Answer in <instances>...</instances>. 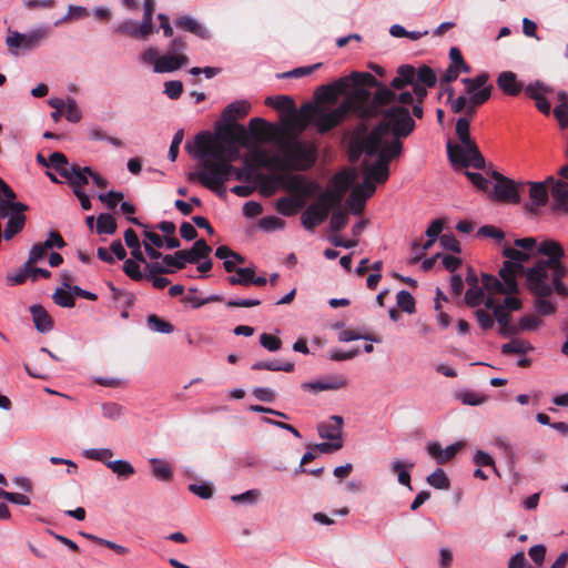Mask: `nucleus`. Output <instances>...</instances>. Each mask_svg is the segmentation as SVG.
Here are the masks:
<instances>
[{
    "label": "nucleus",
    "instance_id": "1",
    "mask_svg": "<svg viewBox=\"0 0 568 568\" xmlns=\"http://www.w3.org/2000/svg\"><path fill=\"white\" fill-rule=\"evenodd\" d=\"M436 83V73L426 64L418 68L399 65L388 87L368 72L354 71L317 89L316 97L324 102L305 104L300 112L294 106L292 111L282 114L283 126L254 118L250 121V128L254 129L257 124L270 126L274 131L273 136L283 134L297 138L311 124L323 134L339 125L349 114L362 120L385 116L386 109L400 104H412V114L422 119L423 102L428 89Z\"/></svg>",
    "mask_w": 568,
    "mask_h": 568
},
{
    "label": "nucleus",
    "instance_id": "2",
    "mask_svg": "<svg viewBox=\"0 0 568 568\" xmlns=\"http://www.w3.org/2000/svg\"><path fill=\"white\" fill-rule=\"evenodd\" d=\"M503 254L506 261L499 271L501 281L483 274L485 287L508 294L517 293V277L526 273V286L535 296L536 313L542 316L555 314L557 306L551 300L552 293L568 297V286L561 281L566 275L561 245L550 239L524 237L516 240L514 246H504Z\"/></svg>",
    "mask_w": 568,
    "mask_h": 568
},
{
    "label": "nucleus",
    "instance_id": "3",
    "mask_svg": "<svg viewBox=\"0 0 568 568\" xmlns=\"http://www.w3.org/2000/svg\"><path fill=\"white\" fill-rule=\"evenodd\" d=\"M408 105H393L386 109L383 122L368 133L357 132L353 136V153L377 156L374 163L363 162L364 181L353 189L347 199V206L355 215L363 212L366 200L375 193L376 184L387 181L389 162L402 153L403 145L399 140L409 135L415 129Z\"/></svg>",
    "mask_w": 568,
    "mask_h": 568
},
{
    "label": "nucleus",
    "instance_id": "4",
    "mask_svg": "<svg viewBox=\"0 0 568 568\" xmlns=\"http://www.w3.org/2000/svg\"><path fill=\"white\" fill-rule=\"evenodd\" d=\"M189 153L199 161V166L203 162L212 163L225 162L231 164L240 159V146L226 141L225 138L213 135L209 132H200L194 138V145H186Z\"/></svg>",
    "mask_w": 568,
    "mask_h": 568
},
{
    "label": "nucleus",
    "instance_id": "5",
    "mask_svg": "<svg viewBox=\"0 0 568 568\" xmlns=\"http://www.w3.org/2000/svg\"><path fill=\"white\" fill-rule=\"evenodd\" d=\"M245 165L235 168L232 164L221 162L212 163L211 161L203 162L196 171L190 173L189 179L197 181L204 187L215 192L222 196L225 193L224 183L235 176L236 180H244L251 176V168L245 159Z\"/></svg>",
    "mask_w": 568,
    "mask_h": 568
},
{
    "label": "nucleus",
    "instance_id": "6",
    "mask_svg": "<svg viewBox=\"0 0 568 568\" xmlns=\"http://www.w3.org/2000/svg\"><path fill=\"white\" fill-rule=\"evenodd\" d=\"M280 150L278 160L283 169L305 171L316 161V150L296 136H272Z\"/></svg>",
    "mask_w": 568,
    "mask_h": 568
},
{
    "label": "nucleus",
    "instance_id": "7",
    "mask_svg": "<svg viewBox=\"0 0 568 568\" xmlns=\"http://www.w3.org/2000/svg\"><path fill=\"white\" fill-rule=\"evenodd\" d=\"M185 49V40L175 37L170 41L166 53L159 55L156 49L150 47L140 53L139 60L145 65L152 64L155 73H169L189 63V58L184 53Z\"/></svg>",
    "mask_w": 568,
    "mask_h": 568
},
{
    "label": "nucleus",
    "instance_id": "8",
    "mask_svg": "<svg viewBox=\"0 0 568 568\" xmlns=\"http://www.w3.org/2000/svg\"><path fill=\"white\" fill-rule=\"evenodd\" d=\"M459 143H447V155L450 163L456 168L475 169L485 168V159L480 154L475 141L470 138V133L457 135Z\"/></svg>",
    "mask_w": 568,
    "mask_h": 568
},
{
    "label": "nucleus",
    "instance_id": "9",
    "mask_svg": "<svg viewBox=\"0 0 568 568\" xmlns=\"http://www.w3.org/2000/svg\"><path fill=\"white\" fill-rule=\"evenodd\" d=\"M488 292L485 307L490 310L494 314L495 321L499 326L510 325L509 312L518 311L521 308V301L516 296V293H504L486 288Z\"/></svg>",
    "mask_w": 568,
    "mask_h": 568
},
{
    "label": "nucleus",
    "instance_id": "10",
    "mask_svg": "<svg viewBox=\"0 0 568 568\" xmlns=\"http://www.w3.org/2000/svg\"><path fill=\"white\" fill-rule=\"evenodd\" d=\"M49 33L50 28L45 26L34 28L24 33L19 31H9L6 44L11 54L18 55L21 52H29L39 48L49 37Z\"/></svg>",
    "mask_w": 568,
    "mask_h": 568
},
{
    "label": "nucleus",
    "instance_id": "11",
    "mask_svg": "<svg viewBox=\"0 0 568 568\" xmlns=\"http://www.w3.org/2000/svg\"><path fill=\"white\" fill-rule=\"evenodd\" d=\"M339 203V195H335L332 191L322 192L317 201L312 203L301 215L302 225L312 231L315 226L323 223L331 209Z\"/></svg>",
    "mask_w": 568,
    "mask_h": 568
},
{
    "label": "nucleus",
    "instance_id": "12",
    "mask_svg": "<svg viewBox=\"0 0 568 568\" xmlns=\"http://www.w3.org/2000/svg\"><path fill=\"white\" fill-rule=\"evenodd\" d=\"M278 180L281 186L293 195L292 197L303 199L305 203L307 199L314 197L321 191L317 182L303 175L287 173L280 176Z\"/></svg>",
    "mask_w": 568,
    "mask_h": 568
},
{
    "label": "nucleus",
    "instance_id": "13",
    "mask_svg": "<svg viewBox=\"0 0 568 568\" xmlns=\"http://www.w3.org/2000/svg\"><path fill=\"white\" fill-rule=\"evenodd\" d=\"M493 178L496 180L490 193L493 200L514 204L520 203V190L524 189L523 182H515L498 172H494Z\"/></svg>",
    "mask_w": 568,
    "mask_h": 568
},
{
    "label": "nucleus",
    "instance_id": "14",
    "mask_svg": "<svg viewBox=\"0 0 568 568\" xmlns=\"http://www.w3.org/2000/svg\"><path fill=\"white\" fill-rule=\"evenodd\" d=\"M524 187L528 189L529 202L527 210L530 213H536L541 206L546 205L549 200V192L551 193V184L547 179L540 182H523Z\"/></svg>",
    "mask_w": 568,
    "mask_h": 568
},
{
    "label": "nucleus",
    "instance_id": "15",
    "mask_svg": "<svg viewBox=\"0 0 568 568\" xmlns=\"http://www.w3.org/2000/svg\"><path fill=\"white\" fill-rule=\"evenodd\" d=\"M551 184V196L556 210L568 212V182L556 180L552 175L547 176Z\"/></svg>",
    "mask_w": 568,
    "mask_h": 568
},
{
    "label": "nucleus",
    "instance_id": "16",
    "mask_svg": "<svg viewBox=\"0 0 568 568\" xmlns=\"http://www.w3.org/2000/svg\"><path fill=\"white\" fill-rule=\"evenodd\" d=\"M91 174V168H80L77 164H71L70 169L62 170V176L69 182L74 190H82V186L88 184Z\"/></svg>",
    "mask_w": 568,
    "mask_h": 568
},
{
    "label": "nucleus",
    "instance_id": "17",
    "mask_svg": "<svg viewBox=\"0 0 568 568\" xmlns=\"http://www.w3.org/2000/svg\"><path fill=\"white\" fill-rule=\"evenodd\" d=\"M414 466L415 464L412 460L396 458L390 460L388 468L392 474L397 475V481L400 485L412 490L410 471L413 470Z\"/></svg>",
    "mask_w": 568,
    "mask_h": 568
},
{
    "label": "nucleus",
    "instance_id": "18",
    "mask_svg": "<svg viewBox=\"0 0 568 568\" xmlns=\"http://www.w3.org/2000/svg\"><path fill=\"white\" fill-rule=\"evenodd\" d=\"M343 417L338 415L331 416V422L323 423L318 426V435L321 438L329 439L335 443H343L342 426Z\"/></svg>",
    "mask_w": 568,
    "mask_h": 568
},
{
    "label": "nucleus",
    "instance_id": "19",
    "mask_svg": "<svg viewBox=\"0 0 568 568\" xmlns=\"http://www.w3.org/2000/svg\"><path fill=\"white\" fill-rule=\"evenodd\" d=\"M460 447V443L452 444L446 448H443L438 443H429L427 452L438 464H445L455 457Z\"/></svg>",
    "mask_w": 568,
    "mask_h": 568
},
{
    "label": "nucleus",
    "instance_id": "20",
    "mask_svg": "<svg viewBox=\"0 0 568 568\" xmlns=\"http://www.w3.org/2000/svg\"><path fill=\"white\" fill-rule=\"evenodd\" d=\"M251 109V104L246 100H236L230 103L222 112V119L229 125L236 122L237 119L244 118Z\"/></svg>",
    "mask_w": 568,
    "mask_h": 568
},
{
    "label": "nucleus",
    "instance_id": "21",
    "mask_svg": "<svg viewBox=\"0 0 568 568\" xmlns=\"http://www.w3.org/2000/svg\"><path fill=\"white\" fill-rule=\"evenodd\" d=\"M115 32L125 33L135 39H145L148 38L153 30L149 27H143V22H138L133 19H126L122 21L116 28Z\"/></svg>",
    "mask_w": 568,
    "mask_h": 568
},
{
    "label": "nucleus",
    "instance_id": "22",
    "mask_svg": "<svg viewBox=\"0 0 568 568\" xmlns=\"http://www.w3.org/2000/svg\"><path fill=\"white\" fill-rule=\"evenodd\" d=\"M347 384V379L343 376H334L329 377L327 381H315V382H306L302 384V388L305 390L312 392H323V390H336L345 387Z\"/></svg>",
    "mask_w": 568,
    "mask_h": 568
},
{
    "label": "nucleus",
    "instance_id": "23",
    "mask_svg": "<svg viewBox=\"0 0 568 568\" xmlns=\"http://www.w3.org/2000/svg\"><path fill=\"white\" fill-rule=\"evenodd\" d=\"M175 24L178 28L194 33L201 39L209 40L211 38L209 29L191 16L180 17Z\"/></svg>",
    "mask_w": 568,
    "mask_h": 568
},
{
    "label": "nucleus",
    "instance_id": "24",
    "mask_svg": "<svg viewBox=\"0 0 568 568\" xmlns=\"http://www.w3.org/2000/svg\"><path fill=\"white\" fill-rule=\"evenodd\" d=\"M498 88L506 94L516 97L521 91V84L517 80V74L513 71H504L497 78Z\"/></svg>",
    "mask_w": 568,
    "mask_h": 568
},
{
    "label": "nucleus",
    "instance_id": "25",
    "mask_svg": "<svg viewBox=\"0 0 568 568\" xmlns=\"http://www.w3.org/2000/svg\"><path fill=\"white\" fill-rule=\"evenodd\" d=\"M30 313L32 315V320L34 326L38 332L47 333L52 329L53 321L48 312L40 304H33L30 306Z\"/></svg>",
    "mask_w": 568,
    "mask_h": 568
},
{
    "label": "nucleus",
    "instance_id": "26",
    "mask_svg": "<svg viewBox=\"0 0 568 568\" xmlns=\"http://www.w3.org/2000/svg\"><path fill=\"white\" fill-rule=\"evenodd\" d=\"M304 206L305 202L303 201V199L283 196L276 201V210L285 216L295 215Z\"/></svg>",
    "mask_w": 568,
    "mask_h": 568
},
{
    "label": "nucleus",
    "instance_id": "27",
    "mask_svg": "<svg viewBox=\"0 0 568 568\" xmlns=\"http://www.w3.org/2000/svg\"><path fill=\"white\" fill-rule=\"evenodd\" d=\"M152 475L162 481H170L173 478V469L171 464L162 458H151Z\"/></svg>",
    "mask_w": 568,
    "mask_h": 568
},
{
    "label": "nucleus",
    "instance_id": "28",
    "mask_svg": "<svg viewBox=\"0 0 568 568\" xmlns=\"http://www.w3.org/2000/svg\"><path fill=\"white\" fill-rule=\"evenodd\" d=\"M483 287L480 286H471L468 287V290L465 293V303L469 307H477L481 304L485 305V302L488 296V292L486 291V287L484 285V281L481 280Z\"/></svg>",
    "mask_w": 568,
    "mask_h": 568
},
{
    "label": "nucleus",
    "instance_id": "29",
    "mask_svg": "<svg viewBox=\"0 0 568 568\" xmlns=\"http://www.w3.org/2000/svg\"><path fill=\"white\" fill-rule=\"evenodd\" d=\"M357 179V171L356 169H349L347 171H343L341 173H337L334 176V185L336 190L339 192V196L342 193L346 192L353 184L355 183Z\"/></svg>",
    "mask_w": 568,
    "mask_h": 568
},
{
    "label": "nucleus",
    "instance_id": "30",
    "mask_svg": "<svg viewBox=\"0 0 568 568\" xmlns=\"http://www.w3.org/2000/svg\"><path fill=\"white\" fill-rule=\"evenodd\" d=\"M106 467L121 479H128L135 474V468L126 459L112 460L106 463Z\"/></svg>",
    "mask_w": 568,
    "mask_h": 568
},
{
    "label": "nucleus",
    "instance_id": "31",
    "mask_svg": "<svg viewBox=\"0 0 568 568\" xmlns=\"http://www.w3.org/2000/svg\"><path fill=\"white\" fill-rule=\"evenodd\" d=\"M212 248L204 240H197L191 250H184L187 263H195L201 258H206Z\"/></svg>",
    "mask_w": 568,
    "mask_h": 568
},
{
    "label": "nucleus",
    "instance_id": "32",
    "mask_svg": "<svg viewBox=\"0 0 568 568\" xmlns=\"http://www.w3.org/2000/svg\"><path fill=\"white\" fill-rule=\"evenodd\" d=\"M215 256L217 258L224 261L223 265H224V268H225L226 272H233V265H232V260L231 258H234L240 264H243L245 262L244 256H242L239 253L232 251L230 247H227L225 245L219 246L215 250Z\"/></svg>",
    "mask_w": 568,
    "mask_h": 568
},
{
    "label": "nucleus",
    "instance_id": "33",
    "mask_svg": "<svg viewBox=\"0 0 568 568\" xmlns=\"http://www.w3.org/2000/svg\"><path fill=\"white\" fill-rule=\"evenodd\" d=\"M254 371H272V372H286L290 373L294 369V363L292 362H278V361H258L255 362L252 367Z\"/></svg>",
    "mask_w": 568,
    "mask_h": 568
},
{
    "label": "nucleus",
    "instance_id": "34",
    "mask_svg": "<svg viewBox=\"0 0 568 568\" xmlns=\"http://www.w3.org/2000/svg\"><path fill=\"white\" fill-rule=\"evenodd\" d=\"M534 346L525 339L513 338L510 342L501 345V353L505 355L508 354H521L532 352Z\"/></svg>",
    "mask_w": 568,
    "mask_h": 568
},
{
    "label": "nucleus",
    "instance_id": "35",
    "mask_svg": "<svg viewBox=\"0 0 568 568\" xmlns=\"http://www.w3.org/2000/svg\"><path fill=\"white\" fill-rule=\"evenodd\" d=\"M265 104L282 112V114H286L295 106L293 99L288 95L267 97L265 99Z\"/></svg>",
    "mask_w": 568,
    "mask_h": 568
},
{
    "label": "nucleus",
    "instance_id": "36",
    "mask_svg": "<svg viewBox=\"0 0 568 568\" xmlns=\"http://www.w3.org/2000/svg\"><path fill=\"white\" fill-rule=\"evenodd\" d=\"M124 241L125 244L131 248L132 257L139 262L145 263L139 237L132 229H128L124 232Z\"/></svg>",
    "mask_w": 568,
    "mask_h": 568
},
{
    "label": "nucleus",
    "instance_id": "37",
    "mask_svg": "<svg viewBox=\"0 0 568 568\" xmlns=\"http://www.w3.org/2000/svg\"><path fill=\"white\" fill-rule=\"evenodd\" d=\"M114 453L111 448H87L82 450V456L89 460H95L104 464L112 462Z\"/></svg>",
    "mask_w": 568,
    "mask_h": 568
},
{
    "label": "nucleus",
    "instance_id": "38",
    "mask_svg": "<svg viewBox=\"0 0 568 568\" xmlns=\"http://www.w3.org/2000/svg\"><path fill=\"white\" fill-rule=\"evenodd\" d=\"M488 79H489V77L485 72L476 75L475 78L463 79L462 82L465 85V95L473 93V92H478L481 89L486 88L485 85H486Z\"/></svg>",
    "mask_w": 568,
    "mask_h": 568
},
{
    "label": "nucleus",
    "instance_id": "39",
    "mask_svg": "<svg viewBox=\"0 0 568 568\" xmlns=\"http://www.w3.org/2000/svg\"><path fill=\"white\" fill-rule=\"evenodd\" d=\"M116 231V223L109 213H101L97 219V232L99 234H113Z\"/></svg>",
    "mask_w": 568,
    "mask_h": 568
},
{
    "label": "nucleus",
    "instance_id": "40",
    "mask_svg": "<svg viewBox=\"0 0 568 568\" xmlns=\"http://www.w3.org/2000/svg\"><path fill=\"white\" fill-rule=\"evenodd\" d=\"M261 498V493L258 489H248L239 495H232L230 497L231 501L236 505H246L252 506L258 503Z\"/></svg>",
    "mask_w": 568,
    "mask_h": 568
},
{
    "label": "nucleus",
    "instance_id": "41",
    "mask_svg": "<svg viewBox=\"0 0 568 568\" xmlns=\"http://www.w3.org/2000/svg\"><path fill=\"white\" fill-rule=\"evenodd\" d=\"M186 254H184V250L176 251L172 255L163 256V264L169 268V272L172 273L174 270H181L186 265Z\"/></svg>",
    "mask_w": 568,
    "mask_h": 568
},
{
    "label": "nucleus",
    "instance_id": "42",
    "mask_svg": "<svg viewBox=\"0 0 568 568\" xmlns=\"http://www.w3.org/2000/svg\"><path fill=\"white\" fill-rule=\"evenodd\" d=\"M148 327L152 332L162 333V334H171L174 332V326L159 317L158 315H150L146 320Z\"/></svg>",
    "mask_w": 568,
    "mask_h": 568
},
{
    "label": "nucleus",
    "instance_id": "43",
    "mask_svg": "<svg viewBox=\"0 0 568 568\" xmlns=\"http://www.w3.org/2000/svg\"><path fill=\"white\" fill-rule=\"evenodd\" d=\"M252 275H254V268L252 267H239L235 275L229 277V282L232 285H251Z\"/></svg>",
    "mask_w": 568,
    "mask_h": 568
},
{
    "label": "nucleus",
    "instance_id": "44",
    "mask_svg": "<svg viewBox=\"0 0 568 568\" xmlns=\"http://www.w3.org/2000/svg\"><path fill=\"white\" fill-rule=\"evenodd\" d=\"M427 483L436 489H448L450 486L449 479L442 468H437L426 478Z\"/></svg>",
    "mask_w": 568,
    "mask_h": 568
},
{
    "label": "nucleus",
    "instance_id": "45",
    "mask_svg": "<svg viewBox=\"0 0 568 568\" xmlns=\"http://www.w3.org/2000/svg\"><path fill=\"white\" fill-rule=\"evenodd\" d=\"M63 115L71 123H78L81 121L82 112L74 99L69 98L65 100Z\"/></svg>",
    "mask_w": 568,
    "mask_h": 568
},
{
    "label": "nucleus",
    "instance_id": "46",
    "mask_svg": "<svg viewBox=\"0 0 568 568\" xmlns=\"http://www.w3.org/2000/svg\"><path fill=\"white\" fill-rule=\"evenodd\" d=\"M226 135L232 138V143L239 146H246L248 144V134L245 126L237 124L232 131L230 128L225 130Z\"/></svg>",
    "mask_w": 568,
    "mask_h": 568
},
{
    "label": "nucleus",
    "instance_id": "47",
    "mask_svg": "<svg viewBox=\"0 0 568 568\" xmlns=\"http://www.w3.org/2000/svg\"><path fill=\"white\" fill-rule=\"evenodd\" d=\"M284 226V220L275 215H266L258 221V227L265 232H274L276 230H282Z\"/></svg>",
    "mask_w": 568,
    "mask_h": 568
},
{
    "label": "nucleus",
    "instance_id": "48",
    "mask_svg": "<svg viewBox=\"0 0 568 568\" xmlns=\"http://www.w3.org/2000/svg\"><path fill=\"white\" fill-rule=\"evenodd\" d=\"M139 263L140 262L134 258H129L125 260L123 264L124 273L133 281H141L146 277V275L141 272Z\"/></svg>",
    "mask_w": 568,
    "mask_h": 568
},
{
    "label": "nucleus",
    "instance_id": "49",
    "mask_svg": "<svg viewBox=\"0 0 568 568\" xmlns=\"http://www.w3.org/2000/svg\"><path fill=\"white\" fill-rule=\"evenodd\" d=\"M398 307L408 314L415 311V301L413 295L408 291H399L396 296Z\"/></svg>",
    "mask_w": 568,
    "mask_h": 568
},
{
    "label": "nucleus",
    "instance_id": "50",
    "mask_svg": "<svg viewBox=\"0 0 568 568\" xmlns=\"http://www.w3.org/2000/svg\"><path fill=\"white\" fill-rule=\"evenodd\" d=\"M101 409L102 416L109 420H119L124 413V407L116 403H104Z\"/></svg>",
    "mask_w": 568,
    "mask_h": 568
},
{
    "label": "nucleus",
    "instance_id": "51",
    "mask_svg": "<svg viewBox=\"0 0 568 568\" xmlns=\"http://www.w3.org/2000/svg\"><path fill=\"white\" fill-rule=\"evenodd\" d=\"M551 89L541 81H535L525 87L526 94L532 100H537L539 97L550 92Z\"/></svg>",
    "mask_w": 568,
    "mask_h": 568
},
{
    "label": "nucleus",
    "instance_id": "52",
    "mask_svg": "<svg viewBox=\"0 0 568 568\" xmlns=\"http://www.w3.org/2000/svg\"><path fill=\"white\" fill-rule=\"evenodd\" d=\"M348 223V214L345 210L335 211L329 220V227L333 231L343 230Z\"/></svg>",
    "mask_w": 568,
    "mask_h": 568
},
{
    "label": "nucleus",
    "instance_id": "53",
    "mask_svg": "<svg viewBox=\"0 0 568 568\" xmlns=\"http://www.w3.org/2000/svg\"><path fill=\"white\" fill-rule=\"evenodd\" d=\"M458 398L464 405L479 406L486 402V396L476 392H463L458 395Z\"/></svg>",
    "mask_w": 568,
    "mask_h": 568
},
{
    "label": "nucleus",
    "instance_id": "54",
    "mask_svg": "<svg viewBox=\"0 0 568 568\" xmlns=\"http://www.w3.org/2000/svg\"><path fill=\"white\" fill-rule=\"evenodd\" d=\"M49 166L54 168L60 175H62V170L70 169V164L68 162L67 156L61 152H53L49 156Z\"/></svg>",
    "mask_w": 568,
    "mask_h": 568
},
{
    "label": "nucleus",
    "instance_id": "55",
    "mask_svg": "<svg viewBox=\"0 0 568 568\" xmlns=\"http://www.w3.org/2000/svg\"><path fill=\"white\" fill-rule=\"evenodd\" d=\"M187 488L202 499H210L213 496V488L210 483L190 484Z\"/></svg>",
    "mask_w": 568,
    "mask_h": 568
},
{
    "label": "nucleus",
    "instance_id": "56",
    "mask_svg": "<svg viewBox=\"0 0 568 568\" xmlns=\"http://www.w3.org/2000/svg\"><path fill=\"white\" fill-rule=\"evenodd\" d=\"M450 105V110L455 113H460L463 112L468 102H467V97L464 94V95H459L458 98H454V90L453 89H449L448 90V101H447Z\"/></svg>",
    "mask_w": 568,
    "mask_h": 568
},
{
    "label": "nucleus",
    "instance_id": "57",
    "mask_svg": "<svg viewBox=\"0 0 568 568\" xmlns=\"http://www.w3.org/2000/svg\"><path fill=\"white\" fill-rule=\"evenodd\" d=\"M542 322L535 315H526L519 318L517 327L519 331H535Z\"/></svg>",
    "mask_w": 568,
    "mask_h": 568
},
{
    "label": "nucleus",
    "instance_id": "58",
    "mask_svg": "<svg viewBox=\"0 0 568 568\" xmlns=\"http://www.w3.org/2000/svg\"><path fill=\"white\" fill-rule=\"evenodd\" d=\"M260 344L270 352H276L281 348L282 341L272 334L263 333L260 335Z\"/></svg>",
    "mask_w": 568,
    "mask_h": 568
},
{
    "label": "nucleus",
    "instance_id": "59",
    "mask_svg": "<svg viewBox=\"0 0 568 568\" xmlns=\"http://www.w3.org/2000/svg\"><path fill=\"white\" fill-rule=\"evenodd\" d=\"M52 298L61 307H73L75 303L73 296L64 290H57Z\"/></svg>",
    "mask_w": 568,
    "mask_h": 568
},
{
    "label": "nucleus",
    "instance_id": "60",
    "mask_svg": "<svg viewBox=\"0 0 568 568\" xmlns=\"http://www.w3.org/2000/svg\"><path fill=\"white\" fill-rule=\"evenodd\" d=\"M473 462L478 467L490 466V467H493L494 471L497 475H499L498 471H497V468L495 466V460H494V458L488 453H486L484 450H477L476 454L473 457Z\"/></svg>",
    "mask_w": 568,
    "mask_h": 568
},
{
    "label": "nucleus",
    "instance_id": "61",
    "mask_svg": "<svg viewBox=\"0 0 568 568\" xmlns=\"http://www.w3.org/2000/svg\"><path fill=\"white\" fill-rule=\"evenodd\" d=\"M183 92V83L179 80L166 81L164 83V93L172 100H176Z\"/></svg>",
    "mask_w": 568,
    "mask_h": 568
},
{
    "label": "nucleus",
    "instance_id": "62",
    "mask_svg": "<svg viewBox=\"0 0 568 568\" xmlns=\"http://www.w3.org/2000/svg\"><path fill=\"white\" fill-rule=\"evenodd\" d=\"M475 317L480 328L487 331L494 327L495 318L486 310H476Z\"/></svg>",
    "mask_w": 568,
    "mask_h": 568
},
{
    "label": "nucleus",
    "instance_id": "63",
    "mask_svg": "<svg viewBox=\"0 0 568 568\" xmlns=\"http://www.w3.org/2000/svg\"><path fill=\"white\" fill-rule=\"evenodd\" d=\"M466 97H467L468 104H473V105L479 106V105H481L483 103H485L489 99V97H490V87H486V88L481 89L478 92L469 93Z\"/></svg>",
    "mask_w": 568,
    "mask_h": 568
},
{
    "label": "nucleus",
    "instance_id": "64",
    "mask_svg": "<svg viewBox=\"0 0 568 568\" xmlns=\"http://www.w3.org/2000/svg\"><path fill=\"white\" fill-rule=\"evenodd\" d=\"M47 250L48 248L42 243L34 244L29 252L27 266H30L32 263H37L44 258L47 255Z\"/></svg>",
    "mask_w": 568,
    "mask_h": 568
}]
</instances>
